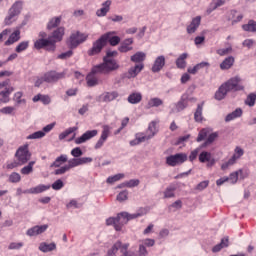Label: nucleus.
<instances>
[{
    "mask_svg": "<svg viewBox=\"0 0 256 256\" xmlns=\"http://www.w3.org/2000/svg\"><path fill=\"white\" fill-rule=\"evenodd\" d=\"M70 154L72 157L78 159L83 155V151L80 147H75L74 149L71 150Z\"/></svg>",
    "mask_w": 256,
    "mask_h": 256,
    "instance_id": "13d9d810",
    "label": "nucleus"
},
{
    "mask_svg": "<svg viewBox=\"0 0 256 256\" xmlns=\"http://www.w3.org/2000/svg\"><path fill=\"white\" fill-rule=\"evenodd\" d=\"M120 68V64L113 58L103 57V62L94 66V71L101 72V74L108 75Z\"/></svg>",
    "mask_w": 256,
    "mask_h": 256,
    "instance_id": "39448f33",
    "label": "nucleus"
},
{
    "mask_svg": "<svg viewBox=\"0 0 256 256\" xmlns=\"http://www.w3.org/2000/svg\"><path fill=\"white\" fill-rule=\"evenodd\" d=\"M188 100H189L188 94H183V95L181 96L180 101L177 102V104H176V108H177V110H178L179 112L182 111V110H184V109H186V108L188 107V104H189Z\"/></svg>",
    "mask_w": 256,
    "mask_h": 256,
    "instance_id": "c85d7f7f",
    "label": "nucleus"
},
{
    "mask_svg": "<svg viewBox=\"0 0 256 256\" xmlns=\"http://www.w3.org/2000/svg\"><path fill=\"white\" fill-rule=\"evenodd\" d=\"M116 200H118L119 202H125L128 200V191H122L120 192V194L118 196H116Z\"/></svg>",
    "mask_w": 256,
    "mask_h": 256,
    "instance_id": "e2e57ef3",
    "label": "nucleus"
},
{
    "mask_svg": "<svg viewBox=\"0 0 256 256\" xmlns=\"http://www.w3.org/2000/svg\"><path fill=\"white\" fill-rule=\"evenodd\" d=\"M143 215H144L143 212L135 213V214L121 212L116 217H109L108 219H106L105 223H106V226L113 225L115 231L120 232L122 230V227L125 224H127L129 221L142 217Z\"/></svg>",
    "mask_w": 256,
    "mask_h": 256,
    "instance_id": "7ed1b4c3",
    "label": "nucleus"
},
{
    "mask_svg": "<svg viewBox=\"0 0 256 256\" xmlns=\"http://www.w3.org/2000/svg\"><path fill=\"white\" fill-rule=\"evenodd\" d=\"M109 34H103L98 40L94 41L90 50L87 54L90 57L96 56L101 53L108 42Z\"/></svg>",
    "mask_w": 256,
    "mask_h": 256,
    "instance_id": "0eeeda50",
    "label": "nucleus"
},
{
    "mask_svg": "<svg viewBox=\"0 0 256 256\" xmlns=\"http://www.w3.org/2000/svg\"><path fill=\"white\" fill-rule=\"evenodd\" d=\"M31 153L29 151V144H24L20 146L17 150L16 157L20 163V165L26 164L31 159Z\"/></svg>",
    "mask_w": 256,
    "mask_h": 256,
    "instance_id": "6e6552de",
    "label": "nucleus"
},
{
    "mask_svg": "<svg viewBox=\"0 0 256 256\" xmlns=\"http://www.w3.org/2000/svg\"><path fill=\"white\" fill-rule=\"evenodd\" d=\"M62 17H54L47 23V29L52 30L53 28L59 27L61 24Z\"/></svg>",
    "mask_w": 256,
    "mask_h": 256,
    "instance_id": "c9c22d12",
    "label": "nucleus"
},
{
    "mask_svg": "<svg viewBox=\"0 0 256 256\" xmlns=\"http://www.w3.org/2000/svg\"><path fill=\"white\" fill-rule=\"evenodd\" d=\"M242 172V170H238L236 172L230 173V175L227 176L228 182L235 184L237 181H239V174H242Z\"/></svg>",
    "mask_w": 256,
    "mask_h": 256,
    "instance_id": "37998d69",
    "label": "nucleus"
},
{
    "mask_svg": "<svg viewBox=\"0 0 256 256\" xmlns=\"http://www.w3.org/2000/svg\"><path fill=\"white\" fill-rule=\"evenodd\" d=\"M242 30L246 32H256V21L255 20H249L247 24L242 25Z\"/></svg>",
    "mask_w": 256,
    "mask_h": 256,
    "instance_id": "e433bc0d",
    "label": "nucleus"
},
{
    "mask_svg": "<svg viewBox=\"0 0 256 256\" xmlns=\"http://www.w3.org/2000/svg\"><path fill=\"white\" fill-rule=\"evenodd\" d=\"M76 130H77V127H69L62 134H59L58 136L59 141H63L64 139L69 137L72 133H74Z\"/></svg>",
    "mask_w": 256,
    "mask_h": 256,
    "instance_id": "79ce46f5",
    "label": "nucleus"
},
{
    "mask_svg": "<svg viewBox=\"0 0 256 256\" xmlns=\"http://www.w3.org/2000/svg\"><path fill=\"white\" fill-rule=\"evenodd\" d=\"M88 38V34L81 33L79 31H76L75 33H72L69 38V43L71 48H76L79 45L83 44Z\"/></svg>",
    "mask_w": 256,
    "mask_h": 256,
    "instance_id": "9d476101",
    "label": "nucleus"
},
{
    "mask_svg": "<svg viewBox=\"0 0 256 256\" xmlns=\"http://www.w3.org/2000/svg\"><path fill=\"white\" fill-rule=\"evenodd\" d=\"M44 136H45V133L43 131H37L33 134L26 136V140H38V139H42Z\"/></svg>",
    "mask_w": 256,
    "mask_h": 256,
    "instance_id": "8fccbe9b",
    "label": "nucleus"
},
{
    "mask_svg": "<svg viewBox=\"0 0 256 256\" xmlns=\"http://www.w3.org/2000/svg\"><path fill=\"white\" fill-rule=\"evenodd\" d=\"M118 97H119L118 92L113 91V92H104V93L101 95L100 99H101L103 102L108 103V102H111V101L117 99Z\"/></svg>",
    "mask_w": 256,
    "mask_h": 256,
    "instance_id": "4be33fe9",
    "label": "nucleus"
},
{
    "mask_svg": "<svg viewBox=\"0 0 256 256\" xmlns=\"http://www.w3.org/2000/svg\"><path fill=\"white\" fill-rule=\"evenodd\" d=\"M65 34V29L63 27H58L53 31L52 36L47 39H38L34 43V47L37 50L45 48L48 52H54L57 49V43L63 40Z\"/></svg>",
    "mask_w": 256,
    "mask_h": 256,
    "instance_id": "f257e3e1",
    "label": "nucleus"
},
{
    "mask_svg": "<svg viewBox=\"0 0 256 256\" xmlns=\"http://www.w3.org/2000/svg\"><path fill=\"white\" fill-rule=\"evenodd\" d=\"M29 44V40L21 41L15 49L16 53L20 54L26 51L29 48Z\"/></svg>",
    "mask_w": 256,
    "mask_h": 256,
    "instance_id": "58836bf2",
    "label": "nucleus"
},
{
    "mask_svg": "<svg viewBox=\"0 0 256 256\" xmlns=\"http://www.w3.org/2000/svg\"><path fill=\"white\" fill-rule=\"evenodd\" d=\"M129 247V243L122 244L121 242V247L119 248V251L122 254L121 256H132L131 252L128 251Z\"/></svg>",
    "mask_w": 256,
    "mask_h": 256,
    "instance_id": "09e8293b",
    "label": "nucleus"
},
{
    "mask_svg": "<svg viewBox=\"0 0 256 256\" xmlns=\"http://www.w3.org/2000/svg\"><path fill=\"white\" fill-rule=\"evenodd\" d=\"M20 181H21V176L16 172L11 173V175L9 176V182L11 183H18Z\"/></svg>",
    "mask_w": 256,
    "mask_h": 256,
    "instance_id": "680f3d73",
    "label": "nucleus"
},
{
    "mask_svg": "<svg viewBox=\"0 0 256 256\" xmlns=\"http://www.w3.org/2000/svg\"><path fill=\"white\" fill-rule=\"evenodd\" d=\"M201 25V16L192 19L190 25L186 27V32L190 35L194 34Z\"/></svg>",
    "mask_w": 256,
    "mask_h": 256,
    "instance_id": "a211bd4d",
    "label": "nucleus"
},
{
    "mask_svg": "<svg viewBox=\"0 0 256 256\" xmlns=\"http://www.w3.org/2000/svg\"><path fill=\"white\" fill-rule=\"evenodd\" d=\"M199 161L201 163H206L207 162V167H211L215 163L214 158H212V154L210 152H207V151H203V152L200 153Z\"/></svg>",
    "mask_w": 256,
    "mask_h": 256,
    "instance_id": "6ab92c4d",
    "label": "nucleus"
},
{
    "mask_svg": "<svg viewBox=\"0 0 256 256\" xmlns=\"http://www.w3.org/2000/svg\"><path fill=\"white\" fill-rule=\"evenodd\" d=\"M144 69V64H136L134 67H131L127 72V78L128 79H134V77H137L141 71Z\"/></svg>",
    "mask_w": 256,
    "mask_h": 256,
    "instance_id": "aec40b11",
    "label": "nucleus"
},
{
    "mask_svg": "<svg viewBox=\"0 0 256 256\" xmlns=\"http://www.w3.org/2000/svg\"><path fill=\"white\" fill-rule=\"evenodd\" d=\"M140 180L139 179H131L128 180L127 182L123 183L122 186L127 187V188H134L139 186Z\"/></svg>",
    "mask_w": 256,
    "mask_h": 256,
    "instance_id": "603ef678",
    "label": "nucleus"
},
{
    "mask_svg": "<svg viewBox=\"0 0 256 256\" xmlns=\"http://www.w3.org/2000/svg\"><path fill=\"white\" fill-rule=\"evenodd\" d=\"M97 74H101V72L95 71V66H93L91 72L86 77L88 87H94L98 85Z\"/></svg>",
    "mask_w": 256,
    "mask_h": 256,
    "instance_id": "2eb2a0df",
    "label": "nucleus"
},
{
    "mask_svg": "<svg viewBox=\"0 0 256 256\" xmlns=\"http://www.w3.org/2000/svg\"><path fill=\"white\" fill-rule=\"evenodd\" d=\"M243 114V111L241 108H237L233 113L226 116L225 121L230 122L234 119L240 118Z\"/></svg>",
    "mask_w": 256,
    "mask_h": 256,
    "instance_id": "4c0bfd02",
    "label": "nucleus"
},
{
    "mask_svg": "<svg viewBox=\"0 0 256 256\" xmlns=\"http://www.w3.org/2000/svg\"><path fill=\"white\" fill-rule=\"evenodd\" d=\"M97 135H98V131L97 130H89L86 133L82 134L80 137L76 138L75 139V143L77 145L83 144L86 141H89V140L93 139Z\"/></svg>",
    "mask_w": 256,
    "mask_h": 256,
    "instance_id": "ddd939ff",
    "label": "nucleus"
},
{
    "mask_svg": "<svg viewBox=\"0 0 256 256\" xmlns=\"http://www.w3.org/2000/svg\"><path fill=\"white\" fill-rule=\"evenodd\" d=\"M136 139L141 144L142 142L151 140L152 137L149 134L138 133L136 134Z\"/></svg>",
    "mask_w": 256,
    "mask_h": 256,
    "instance_id": "5fc2aeb1",
    "label": "nucleus"
},
{
    "mask_svg": "<svg viewBox=\"0 0 256 256\" xmlns=\"http://www.w3.org/2000/svg\"><path fill=\"white\" fill-rule=\"evenodd\" d=\"M240 83L241 78L239 76L230 78L227 82L219 86L218 90L215 92V99L221 101L227 97L229 92L243 90L244 87Z\"/></svg>",
    "mask_w": 256,
    "mask_h": 256,
    "instance_id": "f03ea898",
    "label": "nucleus"
},
{
    "mask_svg": "<svg viewBox=\"0 0 256 256\" xmlns=\"http://www.w3.org/2000/svg\"><path fill=\"white\" fill-rule=\"evenodd\" d=\"M105 35H108V42H109L110 46L116 47L120 44V41H121L120 37L112 36V35H116V31H111V32L105 33Z\"/></svg>",
    "mask_w": 256,
    "mask_h": 256,
    "instance_id": "bb28decb",
    "label": "nucleus"
},
{
    "mask_svg": "<svg viewBox=\"0 0 256 256\" xmlns=\"http://www.w3.org/2000/svg\"><path fill=\"white\" fill-rule=\"evenodd\" d=\"M49 226L47 224L42 226H35L33 228H29L28 231H26V235L33 237L38 236L48 230Z\"/></svg>",
    "mask_w": 256,
    "mask_h": 256,
    "instance_id": "f3484780",
    "label": "nucleus"
},
{
    "mask_svg": "<svg viewBox=\"0 0 256 256\" xmlns=\"http://www.w3.org/2000/svg\"><path fill=\"white\" fill-rule=\"evenodd\" d=\"M243 155L244 150L240 146H237L235 148V153L232 156V158H230L227 162L223 163L222 166H220V168L223 171L227 170L229 167L233 166L236 163V161H238Z\"/></svg>",
    "mask_w": 256,
    "mask_h": 256,
    "instance_id": "9b49d317",
    "label": "nucleus"
},
{
    "mask_svg": "<svg viewBox=\"0 0 256 256\" xmlns=\"http://www.w3.org/2000/svg\"><path fill=\"white\" fill-rule=\"evenodd\" d=\"M128 103L138 104L142 101V94L140 92H134L127 98Z\"/></svg>",
    "mask_w": 256,
    "mask_h": 256,
    "instance_id": "2f4dec72",
    "label": "nucleus"
},
{
    "mask_svg": "<svg viewBox=\"0 0 256 256\" xmlns=\"http://www.w3.org/2000/svg\"><path fill=\"white\" fill-rule=\"evenodd\" d=\"M132 44H133L132 38L125 39L122 42L121 46L119 47V51L121 53H127V52L131 51L133 49Z\"/></svg>",
    "mask_w": 256,
    "mask_h": 256,
    "instance_id": "5701e85b",
    "label": "nucleus"
},
{
    "mask_svg": "<svg viewBox=\"0 0 256 256\" xmlns=\"http://www.w3.org/2000/svg\"><path fill=\"white\" fill-rule=\"evenodd\" d=\"M209 133H210V131L208 128H203L199 132L198 137L196 138V142L204 141L208 137Z\"/></svg>",
    "mask_w": 256,
    "mask_h": 256,
    "instance_id": "de8ad7c7",
    "label": "nucleus"
},
{
    "mask_svg": "<svg viewBox=\"0 0 256 256\" xmlns=\"http://www.w3.org/2000/svg\"><path fill=\"white\" fill-rule=\"evenodd\" d=\"M166 64V59L163 55L158 56L154 62V64H152L151 67V72L152 73H159L161 72V70L165 67Z\"/></svg>",
    "mask_w": 256,
    "mask_h": 256,
    "instance_id": "4468645a",
    "label": "nucleus"
},
{
    "mask_svg": "<svg viewBox=\"0 0 256 256\" xmlns=\"http://www.w3.org/2000/svg\"><path fill=\"white\" fill-rule=\"evenodd\" d=\"M217 138H218V133L208 134V137L205 141L204 146L212 144L215 140H217Z\"/></svg>",
    "mask_w": 256,
    "mask_h": 256,
    "instance_id": "bf43d9fd",
    "label": "nucleus"
},
{
    "mask_svg": "<svg viewBox=\"0 0 256 256\" xmlns=\"http://www.w3.org/2000/svg\"><path fill=\"white\" fill-rule=\"evenodd\" d=\"M163 105V101L160 98H151L148 102L149 108H157Z\"/></svg>",
    "mask_w": 256,
    "mask_h": 256,
    "instance_id": "49530a36",
    "label": "nucleus"
},
{
    "mask_svg": "<svg viewBox=\"0 0 256 256\" xmlns=\"http://www.w3.org/2000/svg\"><path fill=\"white\" fill-rule=\"evenodd\" d=\"M68 157L66 154H60L55 161L51 164V168H60L64 163H66Z\"/></svg>",
    "mask_w": 256,
    "mask_h": 256,
    "instance_id": "c756f323",
    "label": "nucleus"
},
{
    "mask_svg": "<svg viewBox=\"0 0 256 256\" xmlns=\"http://www.w3.org/2000/svg\"><path fill=\"white\" fill-rule=\"evenodd\" d=\"M38 249H40V251L43 252V253H49V252H52V251L56 250L57 245L54 242H52L50 244H48L46 242H42L40 244V247H38Z\"/></svg>",
    "mask_w": 256,
    "mask_h": 256,
    "instance_id": "393cba45",
    "label": "nucleus"
},
{
    "mask_svg": "<svg viewBox=\"0 0 256 256\" xmlns=\"http://www.w3.org/2000/svg\"><path fill=\"white\" fill-rule=\"evenodd\" d=\"M188 159L187 154L185 153H178V154H173L167 157L166 163L168 166L171 167H176L178 165H181L185 163Z\"/></svg>",
    "mask_w": 256,
    "mask_h": 256,
    "instance_id": "1a4fd4ad",
    "label": "nucleus"
},
{
    "mask_svg": "<svg viewBox=\"0 0 256 256\" xmlns=\"http://www.w3.org/2000/svg\"><path fill=\"white\" fill-rule=\"evenodd\" d=\"M22 10H23V2L22 1L14 2L11 8L8 10L7 17L4 18V21H3L4 26L13 25V23L17 21L18 16L20 15Z\"/></svg>",
    "mask_w": 256,
    "mask_h": 256,
    "instance_id": "423d86ee",
    "label": "nucleus"
},
{
    "mask_svg": "<svg viewBox=\"0 0 256 256\" xmlns=\"http://www.w3.org/2000/svg\"><path fill=\"white\" fill-rule=\"evenodd\" d=\"M50 188H51V186L38 185V186H35V187H32V188L26 190V193L40 194V193H44V191H48Z\"/></svg>",
    "mask_w": 256,
    "mask_h": 256,
    "instance_id": "cd10ccee",
    "label": "nucleus"
},
{
    "mask_svg": "<svg viewBox=\"0 0 256 256\" xmlns=\"http://www.w3.org/2000/svg\"><path fill=\"white\" fill-rule=\"evenodd\" d=\"M73 56V52L72 51H68V52H64L61 53L57 56V59H61V60H65L67 58H70Z\"/></svg>",
    "mask_w": 256,
    "mask_h": 256,
    "instance_id": "774afa93",
    "label": "nucleus"
},
{
    "mask_svg": "<svg viewBox=\"0 0 256 256\" xmlns=\"http://www.w3.org/2000/svg\"><path fill=\"white\" fill-rule=\"evenodd\" d=\"M146 59V54L144 52H136L131 56V61L133 63L142 64Z\"/></svg>",
    "mask_w": 256,
    "mask_h": 256,
    "instance_id": "473e14b6",
    "label": "nucleus"
},
{
    "mask_svg": "<svg viewBox=\"0 0 256 256\" xmlns=\"http://www.w3.org/2000/svg\"><path fill=\"white\" fill-rule=\"evenodd\" d=\"M199 152H200V148H196L193 151H191L189 155V161L194 162L197 159Z\"/></svg>",
    "mask_w": 256,
    "mask_h": 256,
    "instance_id": "69168bd1",
    "label": "nucleus"
},
{
    "mask_svg": "<svg viewBox=\"0 0 256 256\" xmlns=\"http://www.w3.org/2000/svg\"><path fill=\"white\" fill-rule=\"evenodd\" d=\"M23 98V92H16L14 93V101H16L19 105L26 103V101Z\"/></svg>",
    "mask_w": 256,
    "mask_h": 256,
    "instance_id": "0e129e2a",
    "label": "nucleus"
},
{
    "mask_svg": "<svg viewBox=\"0 0 256 256\" xmlns=\"http://www.w3.org/2000/svg\"><path fill=\"white\" fill-rule=\"evenodd\" d=\"M234 62H235L234 57L229 56L222 63H220V69L229 70L233 66Z\"/></svg>",
    "mask_w": 256,
    "mask_h": 256,
    "instance_id": "72a5a7b5",
    "label": "nucleus"
},
{
    "mask_svg": "<svg viewBox=\"0 0 256 256\" xmlns=\"http://www.w3.org/2000/svg\"><path fill=\"white\" fill-rule=\"evenodd\" d=\"M64 187V183L61 179L56 180L53 184H52V189L54 191H60L61 189H63Z\"/></svg>",
    "mask_w": 256,
    "mask_h": 256,
    "instance_id": "052dcab7",
    "label": "nucleus"
},
{
    "mask_svg": "<svg viewBox=\"0 0 256 256\" xmlns=\"http://www.w3.org/2000/svg\"><path fill=\"white\" fill-rule=\"evenodd\" d=\"M21 38V31L19 29L14 30L8 40L4 41V46L5 47H10L11 45H14L15 43H17Z\"/></svg>",
    "mask_w": 256,
    "mask_h": 256,
    "instance_id": "dca6fc26",
    "label": "nucleus"
},
{
    "mask_svg": "<svg viewBox=\"0 0 256 256\" xmlns=\"http://www.w3.org/2000/svg\"><path fill=\"white\" fill-rule=\"evenodd\" d=\"M70 169H69V167L66 165V166H62V167H60V168H58V169H56L55 171H54V174L55 175H63V174H65L67 171H69Z\"/></svg>",
    "mask_w": 256,
    "mask_h": 256,
    "instance_id": "338daca9",
    "label": "nucleus"
},
{
    "mask_svg": "<svg viewBox=\"0 0 256 256\" xmlns=\"http://www.w3.org/2000/svg\"><path fill=\"white\" fill-rule=\"evenodd\" d=\"M121 247V241H116L111 249L108 250V256H116Z\"/></svg>",
    "mask_w": 256,
    "mask_h": 256,
    "instance_id": "a18cd8bd",
    "label": "nucleus"
},
{
    "mask_svg": "<svg viewBox=\"0 0 256 256\" xmlns=\"http://www.w3.org/2000/svg\"><path fill=\"white\" fill-rule=\"evenodd\" d=\"M156 132H157L156 123L151 122L148 126L146 133H147V135L151 136V138H153L155 136Z\"/></svg>",
    "mask_w": 256,
    "mask_h": 256,
    "instance_id": "6e6d98bb",
    "label": "nucleus"
},
{
    "mask_svg": "<svg viewBox=\"0 0 256 256\" xmlns=\"http://www.w3.org/2000/svg\"><path fill=\"white\" fill-rule=\"evenodd\" d=\"M111 0H106L102 3V8L97 10L96 15L98 17H104L110 11Z\"/></svg>",
    "mask_w": 256,
    "mask_h": 256,
    "instance_id": "b1692460",
    "label": "nucleus"
},
{
    "mask_svg": "<svg viewBox=\"0 0 256 256\" xmlns=\"http://www.w3.org/2000/svg\"><path fill=\"white\" fill-rule=\"evenodd\" d=\"M177 190L176 186H168L164 192V198L168 199V198H174L175 197V191Z\"/></svg>",
    "mask_w": 256,
    "mask_h": 256,
    "instance_id": "a19ab883",
    "label": "nucleus"
},
{
    "mask_svg": "<svg viewBox=\"0 0 256 256\" xmlns=\"http://www.w3.org/2000/svg\"><path fill=\"white\" fill-rule=\"evenodd\" d=\"M14 87H8L4 91L0 92V101L1 103H8L10 101L11 93L14 92Z\"/></svg>",
    "mask_w": 256,
    "mask_h": 256,
    "instance_id": "412c9836",
    "label": "nucleus"
},
{
    "mask_svg": "<svg viewBox=\"0 0 256 256\" xmlns=\"http://www.w3.org/2000/svg\"><path fill=\"white\" fill-rule=\"evenodd\" d=\"M66 71L57 72V71H48L45 72L43 77L38 78L35 82V87L39 88L44 82L48 84L57 83L59 80L65 79Z\"/></svg>",
    "mask_w": 256,
    "mask_h": 256,
    "instance_id": "20e7f679",
    "label": "nucleus"
},
{
    "mask_svg": "<svg viewBox=\"0 0 256 256\" xmlns=\"http://www.w3.org/2000/svg\"><path fill=\"white\" fill-rule=\"evenodd\" d=\"M188 58L187 53H182L179 58L176 60V65L179 69H185L187 66L186 59Z\"/></svg>",
    "mask_w": 256,
    "mask_h": 256,
    "instance_id": "f704fd0d",
    "label": "nucleus"
},
{
    "mask_svg": "<svg viewBox=\"0 0 256 256\" xmlns=\"http://www.w3.org/2000/svg\"><path fill=\"white\" fill-rule=\"evenodd\" d=\"M208 66H209L208 62H200V63L196 64L194 67H189L188 73L191 75H196L202 68H205Z\"/></svg>",
    "mask_w": 256,
    "mask_h": 256,
    "instance_id": "7c9ffc66",
    "label": "nucleus"
},
{
    "mask_svg": "<svg viewBox=\"0 0 256 256\" xmlns=\"http://www.w3.org/2000/svg\"><path fill=\"white\" fill-rule=\"evenodd\" d=\"M68 166L69 170L73 169V168H76L78 166H81L78 158H71L69 161H68Z\"/></svg>",
    "mask_w": 256,
    "mask_h": 256,
    "instance_id": "4d7b16f0",
    "label": "nucleus"
},
{
    "mask_svg": "<svg viewBox=\"0 0 256 256\" xmlns=\"http://www.w3.org/2000/svg\"><path fill=\"white\" fill-rule=\"evenodd\" d=\"M225 0H212L210 3V8L206 10L207 14L210 15L213 11L217 10L219 7L225 5Z\"/></svg>",
    "mask_w": 256,
    "mask_h": 256,
    "instance_id": "a878e982",
    "label": "nucleus"
},
{
    "mask_svg": "<svg viewBox=\"0 0 256 256\" xmlns=\"http://www.w3.org/2000/svg\"><path fill=\"white\" fill-rule=\"evenodd\" d=\"M36 162L35 161H31L29 162L28 166H24L20 172L22 175H29L30 173L33 172V167L35 166Z\"/></svg>",
    "mask_w": 256,
    "mask_h": 256,
    "instance_id": "c03bdc74",
    "label": "nucleus"
},
{
    "mask_svg": "<svg viewBox=\"0 0 256 256\" xmlns=\"http://www.w3.org/2000/svg\"><path fill=\"white\" fill-rule=\"evenodd\" d=\"M202 111H203V103L198 104V107L196 108V111L194 113V120L196 122H202L203 120Z\"/></svg>",
    "mask_w": 256,
    "mask_h": 256,
    "instance_id": "ea45409f",
    "label": "nucleus"
},
{
    "mask_svg": "<svg viewBox=\"0 0 256 256\" xmlns=\"http://www.w3.org/2000/svg\"><path fill=\"white\" fill-rule=\"evenodd\" d=\"M255 102H256V94L255 93L249 94L245 101L246 105L249 107H253L255 105Z\"/></svg>",
    "mask_w": 256,
    "mask_h": 256,
    "instance_id": "864d4df0",
    "label": "nucleus"
},
{
    "mask_svg": "<svg viewBox=\"0 0 256 256\" xmlns=\"http://www.w3.org/2000/svg\"><path fill=\"white\" fill-rule=\"evenodd\" d=\"M123 178H125V174H117L115 176H109L108 179H106V183L113 184L116 181H120Z\"/></svg>",
    "mask_w": 256,
    "mask_h": 256,
    "instance_id": "3c124183",
    "label": "nucleus"
},
{
    "mask_svg": "<svg viewBox=\"0 0 256 256\" xmlns=\"http://www.w3.org/2000/svg\"><path fill=\"white\" fill-rule=\"evenodd\" d=\"M110 133H111V127L109 125H103L101 136L98 142L96 143V145H94V149L96 150L101 149L104 146L105 142L107 141L108 137L110 136Z\"/></svg>",
    "mask_w": 256,
    "mask_h": 256,
    "instance_id": "f8f14e48",
    "label": "nucleus"
}]
</instances>
